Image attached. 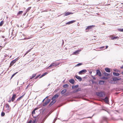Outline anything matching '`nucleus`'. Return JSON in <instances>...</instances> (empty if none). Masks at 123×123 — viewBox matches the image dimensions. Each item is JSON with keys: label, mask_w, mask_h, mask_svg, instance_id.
<instances>
[{"label": "nucleus", "mask_w": 123, "mask_h": 123, "mask_svg": "<svg viewBox=\"0 0 123 123\" xmlns=\"http://www.w3.org/2000/svg\"><path fill=\"white\" fill-rule=\"evenodd\" d=\"M96 94L98 96L100 97H103L104 94L103 92H96Z\"/></svg>", "instance_id": "1"}, {"label": "nucleus", "mask_w": 123, "mask_h": 123, "mask_svg": "<svg viewBox=\"0 0 123 123\" xmlns=\"http://www.w3.org/2000/svg\"><path fill=\"white\" fill-rule=\"evenodd\" d=\"M73 14V13L71 12H65L64 13V15L65 16H66L70 14Z\"/></svg>", "instance_id": "2"}, {"label": "nucleus", "mask_w": 123, "mask_h": 123, "mask_svg": "<svg viewBox=\"0 0 123 123\" xmlns=\"http://www.w3.org/2000/svg\"><path fill=\"white\" fill-rule=\"evenodd\" d=\"M50 101V99H48L47 101H46L43 104V106H44L46 105Z\"/></svg>", "instance_id": "3"}, {"label": "nucleus", "mask_w": 123, "mask_h": 123, "mask_svg": "<svg viewBox=\"0 0 123 123\" xmlns=\"http://www.w3.org/2000/svg\"><path fill=\"white\" fill-rule=\"evenodd\" d=\"M52 101H51L49 105V107L51 106L52 105H53L55 102L56 101L55 100H52Z\"/></svg>", "instance_id": "4"}, {"label": "nucleus", "mask_w": 123, "mask_h": 123, "mask_svg": "<svg viewBox=\"0 0 123 123\" xmlns=\"http://www.w3.org/2000/svg\"><path fill=\"white\" fill-rule=\"evenodd\" d=\"M103 99L104 100L106 103L108 104L109 101L108 98L107 97H105V98Z\"/></svg>", "instance_id": "5"}, {"label": "nucleus", "mask_w": 123, "mask_h": 123, "mask_svg": "<svg viewBox=\"0 0 123 123\" xmlns=\"http://www.w3.org/2000/svg\"><path fill=\"white\" fill-rule=\"evenodd\" d=\"M96 74L98 75L99 76H100L101 75V73L100 71L99 70H96Z\"/></svg>", "instance_id": "6"}, {"label": "nucleus", "mask_w": 123, "mask_h": 123, "mask_svg": "<svg viewBox=\"0 0 123 123\" xmlns=\"http://www.w3.org/2000/svg\"><path fill=\"white\" fill-rule=\"evenodd\" d=\"M59 96V95L57 94H55L54 96L52 98V100H55L56 98H57Z\"/></svg>", "instance_id": "7"}, {"label": "nucleus", "mask_w": 123, "mask_h": 123, "mask_svg": "<svg viewBox=\"0 0 123 123\" xmlns=\"http://www.w3.org/2000/svg\"><path fill=\"white\" fill-rule=\"evenodd\" d=\"M81 50H76L75 51L73 52V55H77L78 54H79V52L81 51Z\"/></svg>", "instance_id": "8"}, {"label": "nucleus", "mask_w": 123, "mask_h": 123, "mask_svg": "<svg viewBox=\"0 0 123 123\" xmlns=\"http://www.w3.org/2000/svg\"><path fill=\"white\" fill-rule=\"evenodd\" d=\"M16 96V95L15 94H13L12 96L11 100L12 102L13 101L15 100Z\"/></svg>", "instance_id": "9"}, {"label": "nucleus", "mask_w": 123, "mask_h": 123, "mask_svg": "<svg viewBox=\"0 0 123 123\" xmlns=\"http://www.w3.org/2000/svg\"><path fill=\"white\" fill-rule=\"evenodd\" d=\"M107 118L105 117H103L102 118V119L101 120L100 122V123H103V121L105 120L106 121Z\"/></svg>", "instance_id": "10"}, {"label": "nucleus", "mask_w": 123, "mask_h": 123, "mask_svg": "<svg viewBox=\"0 0 123 123\" xmlns=\"http://www.w3.org/2000/svg\"><path fill=\"white\" fill-rule=\"evenodd\" d=\"M86 72V69H83L79 71V74H81L83 73H85Z\"/></svg>", "instance_id": "11"}, {"label": "nucleus", "mask_w": 123, "mask_h": 123, "mask_svg": "<svg viewBox=\"0 0 123 123\" xmlns=\"http://www.w3.org/2000/svg\"><path fill=\"white\" fill-rule=\"evenodd\" d=\"M75 20H72L70 21H69L66 23V25H69L70 24H72L75 22Z\"/></svg>", "instance_id": "12"}, {"label": "nucleus", "mask_w": 123, "mask_h": 123, "mask_svg": "<svg viewBox=\"0 0 123 123\" xmlns=\"http://www.w3.org/2000/svg\"><path fill=\"white\" fill-rule=\"evenodd\" d=\"M75 78L77 79H78L79 81H81L82 80V79L80 76L77 75H76L75 76Z\"/></svg>", "instance_id": "13"}, {"label": "nucleus", "mask_w": 123, "mask_h": 123, "mask_svg": "<svg viewBox=\"0 0 123 123\" xmlns=\"http://www.w3.org/2000/svg\"><path fill=\"white\" fill-rule=\"evenodd\" d=\"M113 75L115 76H118L120 75V74L119 73L113 72Z\"/></svg>", "instance_id": "14"}, {"label": "nucleus", "mask_w": 123, "mask_h": 123, "mask_svg": "<svg viewBox=\"0 0 123 123\" xmlns=\"http://www.w3.org/2000/svg\"><path fill=\"white\" fill-rule=\"evenodd\" d=\"M37 109V108H35L34 110L32 111V112L31 114L32 115V116L34 117L35 118L36 117H34L33 116V115L35 114V111Z\"/></svg>", "instance_id": "15"}, {"label": "nucleus", "mask_w": 123, "mask_h": 123, "mask_svg": "<svg viewBox=\"0 0 123 123\" xmlns=\"http://www.w3.org/2000/svg\"><path fill=\"white\" fill-rule=\"evenodd\" d=\"M104 83V81L103 80H100L98 82V84L100 85H103Z\"/></svg>", "instance_id": "16"}, {"label": "nucleus", "mask_w": 123, "mask_h": 123, "mask_svg": "<svg viewBox=\"0 0 123 123\" xmlns=\"http://www.w3.org/2000/svg\"><path fill=\"white\" fill-rule=\"evenodd\" d=\"M69 82L72 84H73L74 82V80L73 79H71L69 80Z\"/></svg>", "instance_id": "17"}, {"label": "nucleus", "mask_w": 123, "mask_h": 123, "mask_svg": "<svg viewBox=\"0 0 123 123\" xmlns=\"http://www.w3.org/2000/svg\"><path fill=\"white\" fill-rule=\"evenodd\" d=\"M67 91V90L66 89H64L62 90L61 92V94H63L66 92Z\"/></svg>", "instance_id": "18"}, {"label": "nucleus", "mask_w": 123, "mask_h": 123, "mask_svg": "<svg viewBox=\"0 0 123 123\" xmlns=\"http://www.w3.org/2000/svg\"><path fill=\"white\" fill-rule=\"evenodd\" d=\"M105 71L107 72L110 73L111 71L110 69L108 68H105Z\"/></svg>", "instance_id": "19"}, {"label": "nucleus", "mask_w": 123, "mask_h": 123, "mask_svg": "<svg viewBox=\"0 0 123 123\" xmlns=\"http://www.w3.org/2000/svg\"><path fill=\"white\" fill-rule=\"evenodd\" d=\"M25 93H24V94L22 96L18 98L17 100L16 101V102L17 101H18L20 100L22 98L24 97V95L25 94Z\"/></svg>", "instance_id": "20"}, {"label": "nucleus", "mask_w": 123, "mask_h": 123, "mask_svg": "<svg viewBox=\"0 0 123 123\" xmlns=\"http://www.w3.org/2000/svg\"><path fill=\"white\" fill-rule=\"evenodd\" d=\"M118 38H119V37L117 36L113 37L111 38V39L112 40L116 39Z\"/></svg>", "instance_id": "21"}, {"label": "nucleus", "mask_w": 123, "mask_h": 123, "mask_svg": "<svg viewBox=\"0 0 123 123\" xmlns=\"http://www.w3.org/2000/svg\"><path fill=\"white\" fill-rule=\"evenodd\" d=\"M92 25H91L87 26V28L86 29V30H90L92 29Z\"/></svg>", "instance_id": "22"}, {"label": "nucleus", "mask_w": 123, "mask_h": 123, "mask_svg": "<svg viewBox=\"0 0 123 123\" xmlns=\"http://www.w3.org/2000/svg\"><path fill=\"white\" fill-rule=\"evenodd\" d=\"M81 90L80 88H78L77 89L75 90L73 92H76L78 91H80Z\"/></svg>", "instance_id": "23"}, {"label": "nucleus", "mask_w": 123, "mask_h": 123, "mask_svg": "<svg viewBox=\"0 0 123 123\" xmlns=\"http://www.w3.org/2000/svg\"><path fill=\"white\" fill-rule=\"evenodd\" d=\"M60 64V63H57L56 62H54L53 63V64L54 65V67H56L58 65Z\"/></svg>", "instance_id": "24"}, {"label": "nucleus", "mask_w": 123, "mask_h": 123, "mask_svg": "<svg viewBox=\"0 0 123 123\" xmlns=\"http://www.w3.org/2000/svg\"><path fill=\"white\" fill-rule=\"evenodd\" d=\"M15 62L13 60L11 62V63L10 64V66H9L10 67L12 66V65H13L14 64Z\"/></svg>", "instance_id": "25"}, {"label": "nucleus", "mask_w": 123, "mask_h": 123, "mask_svg": "<svg viewBox=\"0 0 123 123\" xmlns=\"http://www.w3.org/2000/svg\"><path fill=\"white\" fill-rule=\"evenodd\" d=\"M48 74V73L47 72L45 73H44L41 76L39 77L40 78H41L42 77H43V76H44L45 75H46Z\"/></svg>", "instance_id": "26"}, {"label": "nucleus", "mask_w": 123, "mask_h": 123, "mask_svg": "<svg viewBox=\"0 0 123 123\" xmlns=\"http://www.w3.org/2000/svg\"><path fill=\"white\" fill-rule=\"evenodd\" d=\"M78 87V85H76L75 86H73L72 87V89H74L75 88H76Z\"/></svg>", "instance_id": "27"}, {"label": "nucleus", "mask_w": 123, "mask_h": 123, "mask_svg": "<svg viewBox=\"0 0 123 123\" xmlns=\"http://www.w3.org/2000/svg\"><path fill=\"white\" fill-rule=\"evenodd\" d=\"M68 85L67 84H65L63 86V87L64 88H66L68 87Z\"/></svg>", "instance_id": "28"}, {"label": "nucleus", "mask_w": 123, "mask_h": 123, "mask_svg": "<svg viewBox=\"0 0 123 123\" xmlns=\"http://www.w3.org/2000/svg\"><path fill=\"white\" fill-rule=\"evenodd\" d=\"M36 75V74H33L32 76L30 77V79H31L33 78H34Z\"/></svg>", "instance_id": "29"}, {"label": "nucleus", "mask_w": 123, "mask_h": 123, "mask_svg": "<svg viewBox=\"0 0 123 123\" xmlns=\"http://www.w3.org/2000/svg\"><path fill=\"white\" fill-rule=\"evenodd\" d=\"M117 78L116 77H114L112 78L113 80L114 81H117Z\"/></svg>", "instance_id": "30"}, {"label": "nucleus", "mask_w": 123, "mask_h": 123, "mask_svg": "<svg viewBox=\"0 0 123 123\" xmlns=\"http://www.w3.org/2000/svg\"><path fill=\"white\" fill-rule=\"evenodd\" d=\"M54 66L53 63L51 64L48 67V68H51L52 67Z\"/></svg>", "instance_id": "31"}, {"label": "nucleus", "mask_w": 123, "mask_h": 123, "mask_svg": "<svg viewBox=\"0 0 123 123\" xmlns=\"http://www.w3.org/2000/svg\"><path fill=\"white\" fill-rule=\"evenodd\" d=\"M23 12L22 11H19L18 12V13L17 14V15H20V14H22Z\"/></svg>", "instance_id": "32"}, {"label": "nucleus", "mask_w": 123, "mask_h": 123, "mask_svg": "<svg viewBox=\"0 0 123 123\" xmlns=\"http://www.w3.org/2000/svg\"><path fill=\"white\" fill-rule=\"evenodd\" d=\"M10 111V109L9 107L7 108L6 110V111L7 112H8Z\"/></svg>", "instance_id": "33"}, {"label": "nucleus", "mask_w": 123, "mask_h": 123, "mask_svg": "<svg viewBox=\"0 0 123 123\" xmlns=\"http://www.w3.org/2000/svg\"><path fill=\"white\" fill-rule=\"evenodd\" d=\"M18 73V72H16V73H14L13 74L12 76H11V79L17 73Z\"/></svg>", "instance_id": "34"}, {"label": "nucleus", "mask_w": 123, "mask_h": 123, "mask_svg": "<svg viewBox=\"0 0 123 123\" xmlns=\"http://www.w3.org/2000/svg\"><path fill=\"white\" fill-rule=\"evenodd\" d=\"M104 75L105 76H108L109 75V74H108L106 72L104 73Z\"/></svg>", "instance_id": "35"}, {"label": "nucleus", "mask_w": 123, "mask_h": 123, "mask_svg": "<svg viewBox=\"0 0 123 123\" xmlns=\"http://www.w3.org/2000/svg\"><path fill=\"white\" fill-rule=\"evenodd\" d=\"M5 115V113L4 112H2L1 113V116L3 117Z\"/></svg>", "instance_id": "36"}, {"label": "nucleus", "mask_w": 123, "mask_h": 123, "mask_svg": "<svg viewBox=\"0 0 123 123\" xmlns=\"http://www.w3.org/2000/svg\"><path fill=\"white\" fill-rule=\"evenodd\" d=\"M82 64L81 63H79L76 66H80L82 65Z\"/></svg>", "instance_id": "37"}, {"label": "nucleus", "mask_w": 123, "mask_h": 123, "mask_svg": "<svg viewBox=\"0 0 123 123\" xmlns=\"http://www.w3.org/2000/svg\"><path fill=\"white\" fill-rule=\"evenodd\" d=\"M113 71L115 72H118L119 71V70L117 69H114Z\"/></svg>", "instance_id": "38"}, {"label": "nucleus", "mask_w": 123, "mask_h": 123, "mask_svg": "<svg viewBox=\"0 0 123 123\" xmlns=\"http://www.w3.org/2000/svg\"><path fill=\"white\" fill-rule=\"evenodd\" d=\"M3 23V21H1L0 23V26H1L2 25Z\"/></svg>", "instance_id": "39"}, {"label": "nucleus", "mask_w": 123, "mask_h": 123, "mask_svg": "<svg viewBox=\"0 0 123 123\" xmlns=\"http://www.w3.org/2000/svg\"><path fill=\"white\" fill-rule=\"evenodd\" d=\"M118 31H120L123 32V29H118Z\"/></svg>", "instance_id": "40"}, {"label": "nucleus", "mask_w": 123, "mask_h": 123, "mask_svg": "<svg viewBox=\"0 0 123 123\" xmlns=\"http://www.w3.org/2000/svg\"><path fill=\"white\" fill-rule=\"evenodd\" d=\"M31 7H28V8L26 10V12H27V11L31 9Z\"/></svg>", "instance_id": "41"}, {"label": "nucleus", "mask_w": 123, "mask_h": 123, "mask_svg": "<svg viewBox=\"0 0 123 123\" xmlns=\"http://www.w3.org/2000/svg\"><path fill=\"white\" fill-rule=\"evenodd\" d=\"M6 108L9 107V105L7 104L6 105Z\"/></svg>", "instance_id": "42"}, {"label": "nucleus", "mask_w": 123, "mask_h": 123, "mask_svg": "<svg viewBox=\"0 0 123 123\" xmlns=\"http://www.w3.org/2000/svg\"><path fill=\"white\" fill-rule=\"evenodd\" d=\"M18 57L15 59V60H13V61H14L15 62H16L18 60Z\"/></svg>", "instance_id": "43"}, {"label": "nucleus", "mask_w": 123, "mask_h": 123, "mask_svg": "<svg viewBox=\"0 0 123 123\" xmlns=\"http://www.w3.org/2000/svg\"><path fill=\"white\" fill-rule=\"evenodd\" d=\"M105 48L104 46H102L100 48V49L102 50H103V49Z\"/></svg>", "instance_id": "44"}, {"label": "nucleus", "mask_w": 123, "mask_h": 123, "mask_svg": "<svg viewBox=\"0 0 123 123\" xmlns=\"http://www.w3.org/2000/svg\"><path fill=\"white\" fill-rule=\"evenodd\" d=\"M36 119L35 118L34 120L32 122H33L34 123H35V122L36 121Z\"/></svg>", "instance_id": "45"}, {"label": "nucleus", "mask_w": 123, "mask_h": 123, "mask_svg": "<svg viewBox=\"0 0 123 123\" xmlns=\"http://www.w3.org/2000/svg\"><path fill=\"white\" fill-rule=\"evenodd\" d=\"M96 38H97L96 37L94 36L93 37V39H94V40H95Z\"/></svg>", "instance_id": "46"}, {"label": "nucleus", "mask_w": 123, "mask_h": 123, "mask_svg": "<svg viewBox=\"0 0 123 123\" xmlns=\"http://www.w3.org/2000/svg\"><path fill=\"white\" fill-rule=\"evenodd\" d=\"M30 38H28V37H25V38L23 39V40H25V39H28Z\"/></svg>", "instance_id": "47"}, {"label": "nucleus", "mask_w": 123, "mask_h": 123, "mask_svg": "<svg viewBox=\"0 0 123 123\" xmlns=\"http://www.w3.org/2000/svg\"><path fill=\"white\" fill-rule=\"evenodd\" d=\"M32 121L31 120H30L28 123H31L32 122Z\"/></svg>", "instance_id": "48"}, {"label": "nucleus", "mask_w": 123, "mask_h": 123, "mask_svg": "<svg viewBox=\"0 0 123 123\" xmlns=\"http://www.w3.org/2000/svg\"><path fill=\"white\" fill-rule=\"evenodd\" d=\"M31 49H29L28 50L29 52H30L31 50V49Z\"/></svg>", "instance_id": "49"}, {"label": "nucleus", "mask_w": 123, "mask_h": 123, "mask_svg": "<svg viewBox=\"0 0 123 123\" xmlns=\"http://www.w3.org/2000/svg\"><path fill=\"white\" fill-rule=\"evenodd\" d=\"M103 78L104 79H106L107 78H106L105 77H103Z\"/></svg>", "instance_id": "50"}, {"label": "nucleus", "mask_w": 123, "mask_h": 123, "mask_svg": "<svg viewBox=\"0 0 123 123\" xmlns=\"http://www.w3.org/2000/svg\"><path fill=\"white\" fill-rule=\"evenodd\" d=\"M48 97H46V98H45L43 100V101H42V102H43L44 101V100L46 98H47Z\"/></svg>", "instance_id": "51"}, {"label": "nucleus", "mask_w": 123, "mask_h": 123, "mask_svg": "<svg viewBox=\"0 0 123 123\" xmlns=\"http://www.w3.org/2000/svg\"><path fill=\"white\" fill-rule=\"evenodd\" d=\"M121 79V78H120V79H118L117 78V80H120Z\"/></svg>", "instance_id": "52"}, {"label": "nucleus", "mask_w": 123, "mask_h": 123, "mask_svg": "<svg viewBox=\"0 0 123 123\" xmlns=\"http://www.w3.org/2000/svg\"><path fill=\"white\" fill-rule=\"evenodd\" d=\"M29 85H28L26 87V88H28V87H29Z\"/></svg>", "instance_id": "53"}, {"label": "nucleus", "mask_w": 123, "mask_h": 123, "mask_svg": "<svg viewBox=\"0 0 123 123\" xmlns=\"http://www.w3.org/2000/svg\"><path fill=\"white\" fill-rule=\"evenodd\" d=\"M108 47V46L106 45V49H107Z\"/></svg>", "instance_id": "54"}, {"label": "nucleus", "mask_w": 123, "mask_h": 123, "mask_svg": "<svg viewBox=\"0 0 123 123\" xmlns=\"http://www.w3.org/2000/svg\"><path fill=\"white\" fill-rule=\"evenodd\" d=\"M62 45H63V44H64V41L63 40H62Z\"/></svg>", "instance_id": "55"}, {"label": "nucleus", "mask_w": 123, "mask_h": 123, "mask_svg": "<svg viewBox=\"0 0 123 123\" xmlns=\"http://www.w3.org/2000/svg\"><path fill=\"white\" fill-rule=\"evenodd\" d=\"M121 68H123V66H122L120 67Z\"/></svg>", "instance_id": "56"}, {"label": "nucleus", "mask_w": 123, "mask_h": 123, "mask_svg": "<svg viewBox=\"0 0 123 123\" xmlns=\"http://www.w3.org/2000/svg\"><path fill=\"white\" fill-rule=\"evenodd\" d=\"M39 75H38V76H37L36 77V78H35V79H36L38 77H39Z\"/></svg>", "instance_id": "57"}, {"label": "nucleus", "mask_w": 123, "mask_h": 123, "mask_svg": "<svg viewBox=\"0 0 123 123\" xmlns=\"http://www.w3.org/2000/svg\"><path fill=\"white\" fill-rule=\"evenodd\" d=\"M95 77H93V79L95 80Z\"/></svg>", "instance_id": "58"}, {"label": "nucleus", "mask_w": 123, "mask_h": 123, "mask_svg": "<svg viewBox=\"0 0 123 123\" xmlns=\"http://www.w3.org/2000/svg\"><path fill=\"white\" fill-rule=\"evenodd\" d=\"M2 37L3 38H4L5 37L4 36H2Z\"/></svg>", "instance_id": "59"}, {"label": "nucleus", "mask_w": 123, "mask_h": 123, "mask_svg": "<svg viewBox=\"0 0 123 123\" xmlns=\"http://www.w3.org/2000/svg\"><path fill=\"white\" fill-rule=\"evenodd\" d=\"M27 53H26V52L25 54V55H26Z\"/></svg>", "instance_id": "60"}, {"label": "nucleus", "mask_w": 123, "mask_h": 123, "mask_svg": "<svg viewBox=\"0 0 123 123\" xmlns=\"http://www.w3.org/2000/svg\"><path fill=\"white\" fill-rule=\"evenodd\" d=\"M26 53H28L29 52L28 51H26Z\"/></svg>", "instance_id": "61"}, {"label": "nucleus", "mask_w": 123, "mask_h": 123, "mask_svg": "<svg viewBox=\"0 0 123 123\" xmlns=\"http://www.w3.org/2000/svg\"><path fill=\"white\" fill-rule=\"evenodd\" d=\"M11 100H9L8 101V102H11Z\"/></svg>", "instance_id": "62"}, {"label": "nucleus", "mask_w": 123, "mask_h": 123, "mask_svg": "<svg viewBox=\"0 0 123 123\" xmlns=\"http://www.w3.org/2000/svg\"><path fill=\"white\" fill-rule=\"evenodd\" d=\"M92 72H90V74H92Z\"/></svg>", "instance_id": "63"}, {"label": "nucleus", "mask_w": 123, "mask_h": 123, "mask_svg": "<svg viewBox=\"0 0 123 123\" xmlns=\"http://www.w3.org/2000/svg\"><path fill=\"white\" fill-rule=\"evenodd\" d=\"M121 74H122L123 75V72H121Z\"/></svg>", "instance_id": "64"}]
</instances>
